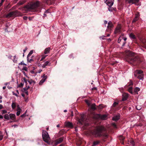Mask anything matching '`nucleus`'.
I'll use <instances>...</instances> for the list:
<instances>
[{
  "mask_svg": "<svg viewBox=\"0 0 146 146\" xmlns=\"http://www.w3.org/2000/svg\"><path fill=\"white\" fill-rule=\"evenodd\" d=\"M120 118V115L118 114L114 116L112 118V119L113 121H117Z\"/></svg>",
  "mask_w": 146,
  "mask_h": 146,
  "instance_id": "ddd939ff",
  "label": "nucleus"
},
{
  "mask_svg": "<svg viewBox=\"0 0 146 146\" xmlns=\"http://www.w3.org/2000/svg\"><path fill=\"white\" fill-rule=\"evenodd\" d=\"M137 77L140 80H143V74H141L138 75Z\"/></svg>",
  "mask_w": 146,
  "mask_h": 146,
  "instance_id": "5701e85b",
  "label": "nucleus"
},
{
  "mask_svg": "<svg viewBox=\"0 0 146 146\" xmlns=\"http://www.w3.org/2000/svg\"><path fill=\"white\" fill-rule=\"evenodd\" d=\"M130 143L131 145H132V146H135V143L133 140H131L130 141Z\"/></svg>",
  "mask_w": 146,
  "mask_h": 146,
  "instance_id": "f704fd0d",
  "label": "nucleus"
},
{
  "mask_svg": "<svg viewBox=\"0 0 146 146\" xmlns=\"http://www.w3.org/2000/svg\"><path fill=\"white\" fill-rule=\"evenodd\" d=\"M112 125L113 126V127L115 128H117V126H116V124L115 123H112Z\"/></svg>",
  "mask_w": 146,
  "mask_h": 146,
  "instance_id": "09e8293b",
  "label": "nucleus"
},
{
  "mask_svg": "<svg viewBox=\"0 0 146 146\" xmlns=\"http://www.w3.org/2000/svg\"><path fill=\"white\" fill-rule=\"evenodd\" d=\"M33 50H31L30 51V52L29 53L27 57V61L28 62H31L33 60V59L32 58H29L30 56L33 54Z\"/></svg>",
  "mask_w": 146,
  "mask_h": 146,
  "instance_id": "6e6552de",
  "label": "nucleus"
},
{
  "mask_svg": "<svg viewBox=\"0 0 146 146\" xmlns=\"http://www.w3.org/2000/svg\"><path fill=\"white\" fill-rule=\"evenodd\" d=\"M48 13V12L47 11H46L44 13V17H46V13Z\"/></svg>",
  "mask_w": 146,
  "mask_h": 146,
  "instance_id": "3c124183",
  "label": "nucleus"
},
{
  "mask_svg": "<svg viewBox=\"0 0 146 146\" xmlns=\"http://www.w3.org/2000/svg\"><path fill=\"white\" fill-rule=\"evenodd\" d=\"M121 36L122 37V40H123L124 41V42H123V44L122 45V46H123L126 43L125 41L126 40L127 38L126 37H124L123 36Z\"/></svg>",
  "mask_w": 146,
  "mask_h": 146,
  "instance_id": "6ab92c4d",
  "label": "nucleus"
},
{
  "mask_svg": "<svg viewBox=\"0 0 146 146\" xmlns=\"http://www.w3.org/2000/svg\"><path fill=\"white\" fill-rule=\"evenodd\" d=\"M133 83L131 81L130 84H129V85H133Z\"/></svg>",
  "mask_w": 146,
  "mask_h": 146,
  "instance_id": "0e129e2a",
  "label": "nucleus"
},
{
  "mask_svg": "<svg viewBox=\"0 0 146 146\" xmlns=\"http://www.w3.org/2000/svg\"><path fill=\"white\" fill-rule=\"evenodd\" d=\"M50 63L48 61L45 62L44 63L42 64V67L43 68H44L46 66L50 65Z\"/></svg>",
  "mask_w": 146,
  "mask_h": 146,
  "instance_id": "2eb2a0df",
  "label": "nucleus"
},
{
  "mask_svg": "<svg viewBox=\"0 0 146 146\" xmlns=\"http://www.w3.org/2000/svg\"><path fill=\"white\" fill-rule=\"evenodd\" d=\"M13 62L15 63H17V58H16V56H14V58L13 60Z\"/></svg>",
  "mask_w": 146,
  "mask_h": 146,
  "instance_id": "7c9ffc66",
  "label": "nucleus"
},
{
  "mask_svg": "<svg viewBox=\"0 0 146 146\" xmlns=\"http://www.w3.org/2000/svg\"><path fill=\"white\" fill-rule=\"evenodd\" d=\"M24 80L25 83H27V80H26L25 78L24 79Z\"/></svg>",
  "mask_w": 146,
  "mask_h": 146,
  "instance_id": "338daca9",
  "label": "nucleus"
},
{
  "mask_svg": "<svg viewBox=\"0 0 146 146\" xmlns=\"http://www.w3.org/2000/svg\"><path fill=\"white\" fill-rule=\"evenodd\" d=\"M85 102L88 106H89L90 105V103L88 100H85Z\"/></svg>",
  "mask_w": 146,
  "mask_h": 146,
  "instance_id": "c03bdc74",
  "label": "nucleus"
},
{
  "mask_svg": "<svg viewBox=\"0 0 146 146\" xmlns=\"http://www.w3.org/2000/svg\"><path fill=\"white\" fill-rule=\"evenodd\" d=\"M12 93H13V95H15L16 96H17V97H18L19 96L18 95L19 94H18L17 93V94L13 92H12Z\"/></svg>",
  "mask_w": 146,
  "mask_h": 146,
  "instance_id": "49530a36",
  "label": "nucleus"
},
{
  "mask_svg": "<svg viewBox=\"0 0 146 146\" xmlns=\"http://www.w3.org/2000/svg\"><path fill=\"white\" fill-rule=\"evenodd\" d=\"M3 116L2 115H0V119H2L3 118Z\"/></svg>",
  "mask_w": 146,
  "mask_h": 146,
  "instance_id": "69168bd1",
  "label": "nucleus"
},
{
  "mask_svg": "<svg viewBox=\"0 0 146 146\" xmlns=\"http://www.w3.org/2000/svg\"><path fill=\"white\" fill-rule=\"evenodd\" d=\"M141 42L144 44L145 48L146 49V39L144 38H141L140 40Z\"/></svg>",
  "mask_w": 146,
  "mask_h": 146,
  "instance_id": "f3484780",
  "label": "nucleus"
},
{
  "mask_svg": "<svg viewBox=\"0 0 146 146\" xmlns=\"http://www.w3.org/2000/svg\"><path fill=\"white\" fill-rule=\"evenodd\" d=\"M10 119L12 120H14L15 119L16 116L15 114L11 113L9 115Z\"/></svg>",
  "mask_w": 146,
  "mask_h": 146,
  "instance_id": "dca6fc26",
  "label": "nucleus"
},
{
  "mask_svg": "<svg viewBox=\"0 0 146 146\" xmlns=\"http://www.w3.org/2000/svg\"><path fill=\"white\" fill-rule=\"evenodd\" d=\"M96 104H92L90 106L91 108L93 110H95L96 109Z\"/></svg>",
  "mask_w": 146,
  "mask_h": 146,
  "instance_id": "cd10ccee",
  "label": "nucleus"
},
{
  "mask_svg": "<svg viewBox=\"0 0 146 146\" xmlns=\"http://www.w3.org/2000/svg\"><path fill=\"white\" fill-rule=\"evenodd\" d=\"M14 14V13L13 12H10L7 15V17H11Z\"/></svg>",
  "mask_w": 146,
  "mask_h": 146,
  "instance_id": "a878e982",
  "label": "nucleus"
},
{
  "mask_svg": "<svg viewBox=\"0 0 146 146\" xmlns=\"http://www.w3.org/2000/svg\"><path fill=\"white\" fill-rule=\"evenodd\" d=\"M40 4V2L38 1L35 2L29 6V8L31 9H34L39 7Z\"/></svg>",
  "mask_w": 146,
  "mask_h": 146,
  "instance_id": "20e7f679",
  "label": "nucleus"
},
{
  "mask_svg": "<svg viewBox=\"0 0 146 146\" xmlns=\"http://www.w3.org/2000/svg\"><path fill=\"white\" fill-rule=\"evenodd\" d=\"M122 37L120 36V37H119L118 38V43H120V42H121V40H122Z\"/></svg>",
  "mask_w": 146,
  "mask_h": 146,
  "instance_id": "e433bc0d",
  "label": "nucleus"
},
{
  "mask_svg": "<svg viewBox=\"0 0 146 146\" xmlns=\"http://www.w3.org/2000/svg\"><path fill=\"white\" fill-rule=\"evenodd\" d=\"M17 111H21V108L19 107V105H18L17 106Z\"/></svg>",
  "mask_w": 146,
  "mask_h": 146,
  "instance_id": "4c0bfd02",
  "label": "nucleus"
},
{
  "mask_svg": "<svg viewBox=\"0 0 146 146\" xmlns=\"http://www.w3.org/2000/svg\"><path fill=\"white\" fill-rule=\"evenodd\" d=\"M114 0H106L105 3L109 7H111L113 4Z\"/></svg>",
  "mask_w": 146,
  "mask_h": 146,
  "instance_id": "423d86ee",
  "label": "nucleus"
},
{
  "mask_svg": "<svg viewBox=\"0 0 146 146\" xmlns=\"http://www.w3.org/2000/svg\"><path fill=\"white\" fill-rule=\"evenodd\" d=\"M100 142V141H96L93 142V145L92 146H95L98 144Z\"/></svg>",
  "mask_w": 146,
  "mask_h": 146,
  "instance_id": "c85d7f7f",
  "label": "nucleus"
},
{
  "mask_svg": "<svg viewBox=\"0 0 146 146\" xmlns=\"http://www.w3.org/2000/svg\"><path fill=\"white\" fill-rule=\"evenodd\" d=\"M27 48L26 47L25 49H24L23 50L24 53H25V52L27 51Z\"/></svg>",
  "mask_w": 146,
  "mask_h": 146,
  "instance_id": "13d9d810",
  "label": "nucleus"
},
{
  "mask_svg": "<svg viewBox=\"0 0 146 146\" xmlns=\"http://www.w3.org/2000/svg\"><path fill=\"white\" fill-rule=\"evenodd\" d=\"M42 135L44 141L46 143H48L50 139V137L47 132L43 130Z\"/></svg>",
  "mask_w": 146,
  "mask_h": 146,
  "instance_id": "7ed1b4c3",
  "label": "nucleus"
},
{
  "mask_svg": "<svg viewBox=\"0 0 146 146\" xmlns=\"http://www.w3.org/2000/svg\"><path fill=\"white\" fill-rule=\"evenodd\" d=\"M27 17L26 16H24L23 17V19L24 20H26L27 19Z\"/></svg>",
  "mask_w": 146,
  "mask_h": 146,
  "instance_id": "e2e57ef3",
  "label": "nucleus"
},
{
  "mask_svg": "<svg viewBox=\"0 0 146 146\" xmlns=\"http://www.w3.org/2000/svg\"><path fill=\"white\" fill-rule=\"evenodd\" d=\"M1 111H2L1 113L2 114H3L7 113V111L6 110H2Z\"/></svg>",
  "mask_w": 146,
  "mask_h": 146,
  "instance_id": "72a5a7b5",
  "label": "nucleus"
},
{
  "mask_svg": "<svg viewBox=\"0 0 146 146\" xmlns=\"http://www.w3.org/2000/svg\"><path fill=\"white\" fill-rule=\"evenodd\" d=\"M79 122L81 124L85 123V122L84 121V119L83 118L79 120Z\"/></svg>",
  "mask_w": 146,
  "mask_h": 146,
  "instance_id": "412c9836",
  "label": "nucleus"
},
{
  "mask_svg": "<svg viewBox=\"0 0 146 146\" xmlns=\"http://www.w3.org/2000/svg\"><path fill=\"white\" fill-rule=\"evenodd\" d=\"M113 25L112 23L111 22V21H110L108 23V26H107V28L108 29V30H109L110 31H111L112 29H111V28L113 27Z\"/></svg>",
  "mask_w": 146,
  "mask_h": 146,
  "instance_id": "f8f14e48",
  "label": "nucleus"
},
{
  "mask_svg": "<svg viewBox=\"0 0 146 146\" xmlns=\"http://www.w3.org/2000/svg\"><path fill=\"white\" fill-rule=\"evenodd\" d=\"M2 97L1 96H0V103H1L2 102Z\"/></svg>",
  "mask_w": 146,
  "mask_h": 146,
  "instance_id": "5fc2aeb1",
  "label": "nucleus"
},
{
  "mask_svg": "<svg viewBox=\"0 0 146 146\" xmlns=\"http://www.w3.org/2000/svg\"><path fill=\"white\" fill-rule=\"evenodd\" d=\"M4 0H1V2L0 3V7L2 5L3 2L4 1Z\"/></svg>",
  "mask_w": 146,
  "mask_h": 146,
  "instance_id": "603ef678",
  "label": "nucleus"
},
{
  "mask_svg": "<svg viewBox=\"0 0 146 146\" xmlns=\"http://www.w3.org/2000/svg\"><path fill=\"white\" fill-rule=\"evenodd\" d=\"M19 65H25V63H24L23 62H21L20 63H19Z\"/></svg>",
  "mask_w": 146,
  "mask_h": 146,
  "instance_id": "864d4df0",
  "label": "nucleus"
},
{
  "mask_svg": "<svg viewBox=\"0 0 146 146\" xmlns=\"http://www.w3.org/2000/svg\"><path fill=\"white\" fill-rule=\"evenodd\" d=\"M138 18H137L135 17L134 18V19H133L132 22H135L136 21H137L138 20Z\"/></svg>",
  "mask_w": 146,
  "mask_h": 146,
  "instance_id": "a19ab883",
  "label": "nucleus"
},
{
  "mask_svg": "<svg viewBox=\"0 0 146 146\" xmlns=\"http://www.w3.org/2000/svg\"><path fill=\"white\" fill-rule=\"evenodd\" d=\"M105 131V128L102 126H98L94 131L96 136L100 137L103 135L102 131Z\"/></svg>",
  "mask_w": 146,
  "mask_h": 146,
  "instance_id": "f257e3e1",
  "label": "nucleus"
},
{
  "mask_svg": "<svg viewBox=\"0 0 146 146\" xmlns=\"http://www.w3.org/2000/svg\"><path fill=\"white\" fill-rule=\"evenodd\" d=\"M94 117L97 119H100L102 120H105L107 116L105 115H101L100 114H97L95 115Z\"/></svg>",
  "mask_w": 146,
  "mask_h": 146,
  "instance_id": "39448f33",
  "label": "nucleus"
},
{
  "mask_svg": "<svg viewBox=\"0 0 146 146\" xmlns=\"http://www.w3.org/2000/svg\"><path fill=\"white\" fill-rule=\"evenodd\" d=\"M128 94L127 93H124L122 94V100L124 101L127 100L128 97Z\"/></svg>",
  "mask_w": 146,
  "mask_h": 146,
  "instance_id": "9d476101",
  "label": "nucleus"
},
{
  "mask_svg": "<svg viewBox=\"0 0 146 146\" xmlns=\"http://www.w3.org/2000/svg\"><path fill=\"white\" fill-rule=\"evenodd\" d=\"M42 80L40 81L39 82V84L40 85H41L44 82H45L46 79L47 78V76L46 75H45L44 74L42 76Z\"/></svg>",
  "mask_w": 146,
  "mask_h": 146,
  "instance_id": "0eeeda50",
  "label": "nucleus"
},
{
  "mask_svg": "<svg viewBox=\"0 0 146 146\" xmlns=\"http://www.w3.org/2000/svg\"><path fill=\"white\" fill-rule=\"evenodd\" d=\"M23 69L25 71H27V68L26 67H23Z\"/></svg>",
  "mask_w": 146,
  "mask_h": 146,
  "instance_id": "6e6d98bb",
  "label": "nucleus"
},
{
  "mask_svg": "<svg viewBox=\"0 0 146 146\" xmlns=\"http://www.w3.org/2000/svg\"><path fill=\"white\" fill-rule=\"evenodd\" d=\"M50 51V48H48L45 49L44 51V53L45 54L49 53Z\"/></svg>",
  "mask_w": 146,
  "mask_h": 146,
  "instance_id": "aec40b11",
  "label": "nucleus"
},
{
  "mask_svg": "<svg viewBox=\"0 0 146 146\" xmlns=\"http://www.w3.org/2000/svg\"><path fill=\"white\" fill-rule=\"evenodd\" d=\"M23 84L21 83L20 84H19V85L18 86V87H21L23 86Z\"/></svg>",
  "mask_w": 146,
  "mask_h": 146,
  "instance_id": "de8ad7c7",
  "label": "nucleus"
},
{
  "mask_svg": "<svg viewBox=\"0 0 146 146\" xmlns=\"http://www.w3.org/2000/svg\"><path fill=\"white\" fill-rule=\"evenodd\" d=\"M25 93L27 95H28V92L27 91H25Z\"/></svg>",
  "mask_w": 146,
  "mask_h": 146,
  "instance_id": "680f3d73",
  "label": "nucleus"
},
{
  "mask_svg": "<svg viewBox=\"0 0 146 146\" xmlns=\"http://www.w3.org/2000/svg\"><path fill=\"white\" fill-rule=\"evenodd\" d=\"M3 135L1 131H0V141L3 139Z\"/></svg>",
  "mask_w": 146,
  "mask_h": 146,
  "instance_id": "473e14b6",
  "label": "nucleus"
},
{
  "mask_svg": "<svg viewBox=\"0 0 146 146\" xmlns=\"http://www.w3.org/2000/svg\"><path fill=\"white\" fill-rule=\"evenodd\" d=\"M128 91L131 94H133V87H129L128 89Z\"/></svg>",
  "mask_w": 146,
  "mask_h": 146,
  "instance_id": "b1692460",
  "label": "nucleus"
},
{
  "mask_svg": "<svg viewBox=\"0 0 146 146\" xmlns=\"http://www.w3.org/2000/svg\"><path fill=\"white\" fill-rule=\"evenodd\" d=\"M4 118L7 120H9V115L8 114H6L4 116Z\"/></svg>",
  "mask_w": 146,
  "mask_h": 146,
  "instance_id": "c756f323",
  "label": "nucleus"
},
{
  "mask_svg": "<svg viewBox=\"0 0 146 146\" xmlns=\"http://www.w3.org/2000/svg\"><path fill=\"white\" fill-rule=\"evenodd\" d=\"M26 112L25 113H24V114H23L21 115V117H25V116L26 115Z\"/></svg>",
  "mask_w": 146,
  "mask_h": 146,
  "instance_id": "a18cd8bd",
  "label": "nucleus"
},
{
  "mask_svg": "<svg viewBox=\"0 0 146 146\" xmlns=\"http://www.w3.org/2000/svg\"><path fill=\"white\" fill-rule=\"evenodd\" d=\"M121 26L120 25H118L116 28L114 33L116 34L119 33L121 31Z\"/></svg>",
  "mask_w": 146,
  "mask_h": 146,
  "instance_id": "1a4fd4ad",
  "label": "nucleus"
},
{
  "mask_svg": "<svg viewBox=\"0 0 146 146\" xmlns=\"http://www.w3.org/2000/svg\"><path fill=\"white\" fill-rule=\"evenodd\" d=\"M12 57V56L11 55H9L8 56V58L9 59H11Z\"/></svg>",
  "mask_w": 146,
  "mask_h": 146,
  "instance_id": "4d7b16f0",
  "label": "nucleus"
},
{
  "mask_svg": "<svg viewBox=\"0 0 146 146\" xmlns=\"http://www.w3.org/2000/svg\"><path fill=\"white\" fill-rule=\"evenodd\" d=\"M142 72L143 71L141 70H137L135 72L136 73L139 75L142 74Z\"/></svg>",
  "mask_w": 146,
  "mask_h": 146,
  "instance_id": "2f4dec72",
  "label": "nucleus"
},
{
  "mask_svg": "<svg viewBox=\"0 0 146 146\" xmlns=\"http://www.w3.org/2000/svg\"><path fill=\"white\" fill-rule=\"evenodd\" d=\"M47 56V55H44L42 56V58H41V59H40V61L42 60L43 59H44Z\"/></svg>",
  "mask_w": 146,
  "mask_h": 146,
  "instance_id": "ea45409f",
  "label": "nucleus"
},
{
  "mask_svg": "<svg viewBox=\"0 0 146 146\" xmlns=\"http://www.w3.org/2000/svg\"><path fill=\"white\" fill-rule=\"evenodd\" d=\"M16 106V103L15 102H13L11 104L12 108L13 109H14L15 108Z\"/></svg>",
  "mask_w": 146,
  "mask_h": 146,
  "instance_id": "bb28decb",
  "label": "nucleus"
},
{
  "mask_svg": "<svg viewBox=\"0 0 146 146\" xmlns=\"http://www.w3.org/2000/svg\"><path fill=\"white\" fill-rule=\"evenodd\" d=\"M30 88V87L28 86L27 87H26L24 88H23V90L25 91H27V90Z\"/></svg>",
  "mask_w": 146,
  "mask_h": 146,
  "instance_id": "79ce46f5",
  "label": "nucleus"
},
{
  "mask_svg": "<svg viewBox=\"0 0 146 146\" xmlns=\"http://www.w3.org/2000/svg\"><path fill=\"white\" fill-rule=\"evenodd\" d=\"M3 108V106L1 104H0V109H1Z\"/></svg>",
  "mask_w": 146,
  "mask_h": 146,
  "instance_id": "bf43d9fd",
  "label": "nucleus"
},
{
  "mask_svg": "<svg viewBox=\"0 0 146 146\" xmlns=\"http://www.w3.org/2000/svg\"><path fill=\"white\" fill-rule=\"evenodd\" d=\"M140 88L138 87H136L134 90V92L136 93L137 94H138V92L140 91Z\"/></svg>",
  "mask_w": 146,
  "mask_h": 146,
  "instance_id": "4be33fe9",
  "label": "nucleus"
},
{
  "mask_svg": "<svg viewBox=\"0 0 146 146\" xmlns=\"http://www.w3.org/2000/svg\"><path fill=\"white\" fill-rule=\"evenodd\" d=\"M21 113V111H17L16 113V115L17 116H19L20 115V113Z\"/></svg>",
  "mask_w": 146,
  "mask_h": 146,
  "instance_id": "8fccbe9b",
  "label": "nucleus"
},
{
  "mask_svg": "<svg viewBox=\"0 0 146 146\" xmlns=\"http://www.w3.org/2000/svg\"><path fill=\"white\" fill-rule=\"evenodd\" d=\"M64 139L63 137L60 138L56 141V143L57 144L61 143L63 141Z\"/></svg>",
  "mask_w": 146,
  "mask_h": 146,
  "instance_id": "4468645a",
  "label": "nucleus"
},
{
  "mask_svg": "<svg viewBox=\"0 0 146 146\" xmlns=\"http://www.w3.org/2000/svg\"><path fill=\"white\" fill-rule=\"evenodd\" d=\"M139 0H129L128 2L129 3H131L133 4L135 2L137 3L139 1Z\"/></svg>",
  "mask_w": 146,
  "mask_h": 146,
  "instance_id": "a211bd4d",
  "label": "nucleus"
},
{
  "mask_svg": "<svg viewBox=\"0 0 146 146\" xmlns=\"http://www.w3.org/2000/svg\"><path fill=\"white\" fill-rule=\"evenodd\" d=\"M129 36L131 39H134L135 38V35L132 33L129 34Z\"/></svg>",
  "mask_w": 146,
  "mask_h": 146,
  "instance_id": "393cba45",
  "label": "nucleus"
},
{
  "mask_svg": "<svg viewBox=\"0 0 146 146\" xmlns=\"http://www.w3.org/2000/svg\"><path fill=\"white\" fill-rule=\"evenodd\" d=\"M65 125L66 127L70 128H72L73 127V124L72 123L69 121L66 122L65 123Z\"/></svg>",
  "mask_w": 146,
  "mask_h": 146,
  "instance_id": "9b49d317",
  "label": "nucleus"
},
{
  "mask_svg": "<svg viewBox=\"0 0 146 146\" xmlns=\"http://www.w3.org/2000/svg\"><path fill=\"white\" fill-rule=\"evenodd\" d=\"M136 108L137 110H139L141 109V107L139 105H137L136 106Z\"/></svg>",
  "mask_w": 146,
  "mask_h": 146,
  "instance_id": "c9c22d12",
  "label": "nucleus"
},
{
  "mask_svg": "<svg viewBox=\"0 0 146 146\" xmlns=\"http://www.w3.org/2000/svg\"><path fill=\"white\" fill-rule=\"evenodd\" d=\"M129 53L130 54V55L131 56H129L127 58V61L130 64H133V63L137 61L138 59L137 57L133 56V53L131 52H129Z\"/></svg>",
  "mask_w": 146,
  "mask_h": 146,
  "instance_id": "f03ea898",
  "label": "nucleus"
},
{
  "mask_svg": "<svg viewBox=\"0 0 146 146\" xmlns=\"http://www.w3.org/2000/svg\"><path fill=\"white\" fill-rule=\"evenodd\" d=\"M118 104V102H115L113 103V107H115Z\"/></svg>",
  "mask_w": 146,
  "mask_h": 146,
  "instance_id": "58836bf2",
  "label": "nucleus"
},
{
  "mask_svg": "<svg viewBox=\"0 0 146 146\" xmlns=\"http://www.w3.org/2000/svg\"><path fill=\"white\" fill-rule=\"evenodd\" d=\"M28 82L30 84H31L32 83V81H28Z\"/></svg>",
  "mask_w": 146,
  "mask_h": 146,
  "instance_id": "774afa93",
  "label": "nucleus"
},
{
  "mask_svg": "<svg viewBox=\"0 0 146 146\" xmlns=\"http://www.w3.org/2000/svg\"><path fill=\"white\" fill-rule=\"evenodd\" d=\"M139 13H136L135 15V17L137 18H138V17L139 16Z\"/></svg>",
  "mask_w": 146,
  "mask_h": 146,
  "instance_id": "37998d69",
  "label": "nucleus"
},
{
  "mask_svg": "<svg viewBox=\"0 0 146 146\" xmlns=\"http://www.w3.org/2000/svg\"><path fill=\"white\" fill-rule=\"evenodd\" d=\"M106 37V36H102L100 37V38H101L103 39H104V37Z\"/></svg>",
  "mask_w": 146,
  "mask_h": 146,
  "instance_id": "052dcab7",
  "label": "nucleus"
}]
</instances>
